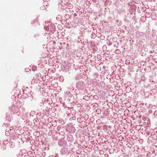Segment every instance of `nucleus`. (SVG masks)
I'll return each instance as SVG.
<instances>
[{
	"label": "nucleus",
	"instance_id": "obj_1",
	"mask_svg": "<svg viewBox=\"0 0 157 157\" xmlns=\"http://www.w3.org/2000/svg\"><path fill=\"white\" fill-rule=\"evenodd\" d=\"M10 110L14 113H16L17 115H19L20 113L19 111L18 107L16 106L12 105L10 108Z\"/></svg>",
	"mask_w": 157,
	"mask_h": 157
},
{
	"label": "nucleus",
	"instance_id": "obj_3",
	"mask_svg": "<svg viewBox=\"0 0 157 157\" xmlns=\"http://www.w3.org/2000/svg\"><path fill=\"white\" fill-rule=\"evenodd\" d=\"M5 146V147H3V148L4 150V149H6V147H5V146Z\"/></svg>",
	"mask_w": 157,
	"mask_h": 157
},
{
	"label": "nucleus",
	"instance_id": "obj_2",
	"mask_svg": "<svg viewBox=\"0 0 157 157\" xmlns=\"http://www.w3.org/2000/svg\"><path fill=\"white\" fill-rule=\"evenodd\" d=\"M101 110L99 109H98L96 110V112L98 114L101 113Z\"/></svg>",
	"mask_w": 157,
	"mask_h": 157
}]
</instances>
